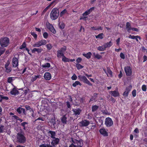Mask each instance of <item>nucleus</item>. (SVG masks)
Listing matches in <instances>:
<instances>
[{
  "mask_svg": "<svg viewBox=\"0 0 147 147\" xmlns=\"http://www.w3.org/2000/svg\"><path fill=\"white\" fill-rule=\"evenodd\" d=\"M16 137L18 142L21 144H24L26 142V139L24 136V133L22 130L17 134Z\"/></svg>",
  "mask_w": 147,
  "mask_h": 147,
  "instance_id": "f257e3e1",
  "label": "nucleus"
},
{
  "mask_svg": "<svg viewBox=\"0 0 147 147\" xmlns=\"http://www.w3.org/2000/svg\"><path fill=\"white\" fill-rule=\"evenodd\" d=\"M9 43V40L7 37H3L0 40V45L1 47L3 48L7 47Z\"/></svg>",
  "mask_w": 147,
  "mask_h": 147,
  "instance_id": "f03ea898",
  "label": "nucleus"
},
{
  "mask_svg": "<svg viewBox=\"0 0 147 147\" xmlns=\"http://www.w3.org/2000/svg\"><path fill=\"white\" fill-rule=\"evenodd\" d=\"M59 15V13H57V9L55 8H53L51 12L50 18L52 20H55L58 18Z\"/></svg>",
  "mask_w": 147,
  "mask_h": 147,
  "instance_id": "7ed1b4c3",
  "label": "nucleus"
},
{
  "mask_svg": "<svg viewBox=\"0 0 147 147\" xmlns=\"http://www.w3.org/2000/svg\"><path fill=\"white\" fill-rule=\"evenodd\" d=\"M78 80L84 83H86L90 86L92 85V84L87 79L85 76L80 75L78 76Z\"/></svg>",
  "mask_w": 147,
  "mask_h": 147,
  "instance_id": "20e7f679",
  "label": "nucleus"
},
{
  "mask_svg": "<svg viewBox=\"0 0 147 147\" xmlns=\"http://www.w3.org/2000/svg\"><path fill=\"white\" fill-rule=\"evenodd\" d=\"M47 42L46 40L42 39L36 42L33 45V47H39L42 45H46Z\"/></svg>",
  "mask_w": 147,
  "mask_h": 147,
  "instance_id": "39448f33",
  "label": "nucleus"
},
{
  "mask_svg": "<svg viewBox=\"0 0 147 147\" xmlns=\"http://www.w3.org/2000/svg\"><path fill=\"white\" fill-rule=\"evenodd\" d=\"M105 123L107 127H110L113 124V121L112 119L109 117L106 118Z\"/></svg>",
  "mask_w": 147,
  "mask_h": 147,
  "instance_id": "423d86ee",
  "label": "nucleus"
},
{
  "mask_svg": "<svg viewBox=\"0 0 147 147\" xmlns=\"http://www.w3.org/2000/svg\"><path fill=\"white\" fill-rule=\"evenodd\" d=\"M16 111L19 114H22L25 115H26V113L25 109L22 108L21 107H19L16 109Z\"/></svg>",
  "mask_w": 147,
  "mask_h": 147,
  "instance_id": "0eeeda50",
  "label": "nucleus"
},
{
  "mask_svg": "<svg viewBox=\"0 0 147 147\" xmlns=\"http://www.w3.org/2000/svg\"><path fill=\"white\" fill-rule=\"evenodd\" d=\"M124 70L126 75L127 76H130L132 74V69L129 66H127L124 67Z\"/></svg>",
  "mask_w": 147,
  "mask_h": 147,
  "instance_id": "6e6552de",
  "label": "nucleus"
},
{
  "mask_svg": "<svg viewBox=\"0 0 147 147\" xmlns=\"http://www.w3.org/2000/svg\"><path fill=\"white\" fill-rule=\"evenodd\" d=\"M132 86L131 85L127 86L123 94V96L125 97L126 98L127 97L130 91L132 89Z\"/></svg>",
  "mask_w": 147,
  "mask_h": 147,
  "instance_id": "1a4fd4ad",
  "label": "nucleus"
},
{
  "mask_svg": "<svg viewBox=\"0 0 147 147\" xmlns=\"http://www.w3.org/2000/svg\"><path fill=\"white\" fill-rule=\"evenodd\" d=\"M72 111L74 113V115L76 116L77 117H79L81 116V113L82 110L80 108H77L73 109Z\"/></svg>",
  "mask_w": 147,
  "mask_h": 147,
  "instance_id": "9d476101",
  "label": "nucleus"
},
{
  "mask_svg": "<svg viewBox=\"0 0 147 147\" xmlns=\"http://www.w3.org/2000/svg\"><path fill=\"white\" fill-rule=\"evenodd\" d=\"M12 63L13 67H18L19 65L18 59L15 57H13L12 59Z\"/></svg>",
  "mask_w": 147,
  "mask_h": 147,
  "instance_id": "9b49d317",
  "label": "nucleus"
},
{
  "mask_svg": "<svg viewBox=\"0 0 147 147\" xmlns=\"http://www.w3.org/2000/svg\"><path fill=\"white\" fill-rule=\"evenodd\" d=\"M47 28L52 32L54 34L56 33V31L52 25L49 23L47 24Z\"/></svg>",
  "mask_w": 147,
  "mask_h": 147,
  "instance_id": "f8f14e48",
  "label": "nucleus"
},
{
  "mask_svg": "<svg viewBox=\"0 0 147 147\" xmlns=\"http://www.w3.org/2000/svg\"><path fill=\"white\" fill-rule=\"evenodd\" d=\"M60 140L57 138H53L51 142V144L54 147H55V146L57 145L59 142Z\"/></svg>",
  "mask_w": 147,
  "mask_h": 147,
  "instance_id": "ddd939ff",
  "label": "nucleus"
},
{
  "mask_svg": "<svg viewBox=\"0 0 147 147\" xmlns=\"http://www.w3.org/2000/svg\"><path fill=\"white\" fill-rule=\"evenodd\" d=\"M90 123L89 121L86 120H82L80 122V123L81 124V126L82 127H86Z\"/></svg>",
  "mask_w": 147,
  "mask_h": 147,
  "instance_id": "4468645a",
  "label": "nucleus"
},
{
  "mask_svg": "<svg viewBox=\"0 0 147 147\" xmlns=\"http://www.w3.org/2000/svg\"><path fill=\"white\" fill-rule=\"evenodd\" d=\"M99 131L100 133L104 136H108V133L104 128L100 129Z\"/></svg>",
  "mask_w": 147,
  "mask_h": 147,
  "instance_id": "2eb2a0df",
  "label": "nucleus"
},
{
  "mask_svg": "<svg viewBox=\"0 0 147 147\" xmlns=\"http://www.w3.org/2000/svg\"><path fill=\"white\" fill-rule=\"evenodd\" d=\"M109 93L112 96L114 97L119 96V94L118 91H111Z\"/></svg>",
  "mask_w": 147,
  "mask_h": 147,
  "instance_id": "dca6fc26",
  "label": "nucleus"
},
{
  "mask_svg": "<svg viewBox=\"0 0 147 147\" xmlns=\"http://www.w3.org/2000/svg\"><path fill=\"white\" fill-rule=\"evenodd\" d=\"M45 79L47 80H49L51 78V74L49 72H46L45 73L44 76Z\"/></svg>",
  "mask_w": 147,
  "mask_h": 147,
  "instance_id": "f3484780",
  "label": "nucleus"
},
{
  "mask_svg": "<svg viewBox=\"0 0 147 147\" xmlns=\"http://www.w3.org/2000/svg\"><path fill=\"white\" fill-rule=\"evenodd\" d=\"M94 9V7H93L90 8L89 9H88L86 11H85L83 14V16H87Z\"/></svg>",
  "mask_w": 147,
  "mask_h": 147,
  "instance_id": "a211bd4d",
  "label": "nucleus"
},
{
  "mask_svg": "<svg viewBox=\"0 0 147 147\" xmlns=\"http://www.w3.org/2000/svg\"><path fill=\"white\" fill-rule=\"evenodd\" d=\"M57 0H54V1H53L49 5H48L47 7L42 12V15H43L48 10V9H49V7L52 5L53 4V3H55L56 1H57Z\"/></svg>",
  "mask_w": 147,
  "mask_h": 147,
  "instance_id": "6ab92c4d",
  "label": "nucleus"
},
{
  "mask_svg": "<svg viewBox=\"0 0 147 147\" xmlns=\"http://www.w3.org/2000/svg\"><path fill=\"white\" fill-rule=\"evenodd\" d=\"M10 93L11 95H16L19 94V92L15 87L10 91Z\"/></svg>",
  "mask_w": 147,
  "mask_h": 147,
  "instance_id": "aec40b11",
  "label": "nucleus"
},
{
  "mask_svg": "<svg viewBox=\"0 0 147 147\" xmlns=\"http://www.w3.org/2000/svg\"><path fill=\"white\" fill-rule=\"evenodd\" d=\"M43 51V49L41 48H34L33 49L31 50L32 52V53H34L36 51L38 53H40Z\"/></svg>",
  "mask_w": 147,
  "mask_h": 147,
  "instance_id": "412c9836",
  "label": "nucleus"
},
{
  "mask_svg": "<svg viewBox=\"0 0 147 147\" xmlns=\"http://www.w3.org/2000/svg\"><path fill=\"white\" fill-rule=\"evenodd\" d=\"M48 134H49V136L52 138L55 137L56 134L55 131L52 130H49L48 132Z\"/></svg>",
  "mask_w": 147,
  "mask_h": 147,
  "instance_id": "4be33fe9",
  "label": "nucleus"
},
{
  "mask_svg": "<svg viewBox=\"0 0 147 147\" xmlns=\"http://www.w3.org/2000/svg\"><path fill=\"white\" fill-rule=\"evenodd\" d=\"M131 27L130 23L129 22H127L126 23L125 28L128 32H130V30H131Z\"/></svg>",
  "mask_w": 147,
  "mask_h": 147,
  "instance_id": "5701e85b",
  "label": "nucleus"
},
{
  "mask_svg": "<svg viewBox=\"0 0 147 147\" xmlns=\"http://www.w3.org/2000/svg\"><path fill=\"white\" fill-rule=\"evenodd\" d=\"M67 118L66 117V115H64L61 118V122L64 124H66L67 123Z\"/></svg>",
  "mask_w": 147,
  "mask_h": 147,
  "instance_id": "b1692460",
  "label": "nucleus"
},
{
  "mask_svg": "<svg viewBox=\"0 0 147 147\" xmlns=\"http://www.w3.org/2000/svg\"><path fill=\"white\" fill-rule=\"evenodd\" d=\"M82 55L87 59H89L91 58V56L92 55V53L89 52L86 54L84 53L82 54Z\"/></svg>",
  "mask_w": 147,
  "mask_h": 147,
  "instance_id": "393cba45",
  "label": "nucleus"
},
{
  "mask_svg": "<svg viewBox=\"0 0 147 147\" xmlns=\"http://www.w3.org/2000/svg\"><path fill=\"white\" fill-rule=\"evenodd\" d=\"M113 45L112 42L110 41L109 42H108L105 43L104 45V46H105V49L107 48H109L111 47Z\"/></svg>",
  "mask_w": 147,
  "mask_h": 147,
  "instance_id": "a878e982",
  "label": "nucleus"
},
{
  "mask_svg": "<svg viewBox=\"0 0 147 147\" xmlns=\"http://www.w3.org/2000/svg\"><path fill=\"white\" fill-rule=\"evenodd\" d=\"M94 57L95 58L97 59H101L102 58V56L99 54L98 53H96L95 52L93 53Z\"/></svg>",
  "mask_w": 147,
  "mask_h": 147,
  "instance_id": "bb28decb",
  "label": "nucleus"
},
{
  "mask_svg": "<svg viewBox=\"0 0 147 147\" xmlns=\"http://www.w3.org/2000/svg\"><path fill=\"white\" fill-rule=\"evenodd\" d=\"M104 34L103 33H101L95 36V37L96 38H99L102 39L103 38Z\"/></svg>",
  "mask_w": 147,
  "mask_h": 147,
  "instance_id": "cd10ccee",
  "label": "nucleus"
},
{
  "mask_svg": "<svg viewBox=\"0 0 147 147\" xmlns=\"http://www.w3.org/2000/svg\"><path fill=\"white\" fill-rule=\"evenodd\" d=\"M8 98V97L7 96H3V95H0V102H1L3 100H7Z\"/></svg>",
  "mask_w": 147,
  "mask_h": 147,
  "instance_id": "c85d7f7f",
  "label": "nucleus"
},
{
  "mask_svg": "<svg viewBox=\"0 0 147 147\" xmlns=\"http://www.w3.org/2000/svg\"><path fill=\"white\" fill-rule=\"evenodd\" d=\"M98 106L96 105L92 106V111L94 112L96 111L98 109Z\"/></svg>",
  "mask_w": 147,
  "mask_h": 147,
  "instance_id": "c756f323",
  "label": "nucleus"
},
{
  "mask_svg": "<svg viewBox=\"0 0 147 147\" xmlns=\"http://www.w3.org/2000/svg\"><path fill=\"white\" fill-rule=\"evenodd\" d=\"M66 46H64L63 47L61 48L60 50H58L57 51L61 53H64L65 52L66 50Z\"/></svg>",
  "mask_w": 147,
  "mask_h": 147,
  "instance_id": "7c9ffc66",
  "label": "nucleus"
},
{
  "mask_svg": "<svg viewBox=\"0 0 147 147\" xmlns=\"http://www.w3.org/2000/svg\"><path fill=\"white\" fill-rule=\"evenodd\" d=\"M57 56L58 58H61L62 56L63 57L64 56V53H61L58 51H57Z\"/></svg>",
  "mask_w": 147,
  "mask_h": 147,
  "instance_id": "2f4dec72",
  "label": "nucleus"
},
{
  "mask_svg": "<svg viewBox=\"0 0 147 147\" xmlns=\"http://www.w3.org/2000/svg\"><path fill=\"white\" fill-rule=\"evenodd\" d=\"M78 85L81 86L82 85V84L79 81H76L72 84V86L74 87H76Z\"/></svg>",
  "mask_w": 147,
  "mask_h": 147,
  "instance_id": "473e14b6",
  "label": "nucleus"
},
{
  "mask_svg": "<svg viewBox=\"0 0 147 147\" xmlns=\"http://www.w3.org/2000/svg\"><path fill=\"white\" fill-rule=\"evenodd\" d=\"M97 50L99 51H103L106 50V49L104 46V47L100 46L97 48Z\"/></svg>",
  "mask_w": 147,
  "mask_h": 147,
  "instance_id": "72a5a7b5",
  "label": "nucleus"
},
{
  "mask_svg": "<svg viewBox=\"0 0 147 147\" xmlns=\"http://www.w3.org/2000/svg\"><path fill=\"white\" fill-rule=\"evenodd\" d=\"M67 13H68L67 10L66 9H65L61 12L60 13V16L62 17L65 14Z\"/></svg>",
  "mask_w": 147,
  "mask_h": 147,
  "instance_id": "f704fd0d",
  "label": "nucleus"
},
{
  "mask_svg": "<svg viewBox=\"0 0 147 147\" xmlns=\"http://www.w3.org/2000/svg\"><path fill=\"white\" fill-rule=\"evenodd\" d=\"M59 28L61 29H63L65 28V24L63 22L59 23Z\"/></svg>",
  "mask_w": 147,
  "mask_h": 147,
  "instance_id": "c9c22d12",
  "label": "nucleus"
},
{
  "mask_svg": "<svg viewBox=\"0 0 147 147\" xmlns=\"http://www.w3.org/2000/svg\"><path fill=\"white\" fill-rule=\"evenodd\" d=\"M5 51V49L0 47V56L3 54Z\"/></svg>",
  "mask_w": 147,
  "mask_h": 147,
  "instance_id": "e433bc0d",
  "label": "nucleus"
},
{
  "mask_svg": "<svg viewBox=\"0 0 147 147\" xmlns=\"http://www.w3.org/2000/svg\"><path fill=\"white\" fill-rule=\"evenodd\" d=\"M69 59L67 58L64 55L63 57H62V60L65 62H69Z\"/></svg>",
  "mask_w": 147,
  "mask_h": 147,
  "instance_id": "4c0bfd02",
  "label": "nucleus"
},
{
  "mask_svg": "<svg viewBox=\"0 0 147 147\" xmlns=\"http://www.w3.org/2000/svg\"><path fill=\"white\" fill-rule=\"evenodd\" d=\"M28 124V123L26 122H24L22 123L21 125L23 127V129L24 130H25L26 129V127H25V125L27 124Z\"/></svg>",
  "mask_w": 147,
  "mask_h": 147,
  "instance_id": "58836bf2",
  "label": "nucleus"
},
{
  "mask_svg": "<svg viewBox=\"0 0 147 147\" xmlns=\"http://www.w3.org/2000/svg\"><path fill=\"white\" fill-rule=\"evenodd\" d=\"M76 66L78 69H80L84 67V66L81 65L80 64L77 63L76 64Z\"/></svg>",
  "mask_w": 147,
  "mask_h": 147,
  "instance_id": "ea45409f",
  "label": "nucleus"
},
{
  "mask_svg": "<svg viewBox=\"0 0 147 147\" xmlns=\"http://www.w3.org/2000/svg\"><path fill=\"white\" fill-rule=\"evenodd\" d=\"M51 66L50 64L49 63H47L44 65H42V67L43 68L47 67L49 68Z\"/></svg>",
  "mask_w": 147,
  "mask_h": 147,
  "instance_id": "a19ab883",
  "label": "nucleus"
},
{
  "mask_svg": "<svg viewBox=\"0 0 147 147\" xmlns=\"http://www.w3.org/2000/svg\"><path fill=\"white\" fill-rule=\"evenodd\" d=\"M4 126L2 125H0V133H3L4 132Z\"/></svg>",
  "mask_w": 147,
  "mask_h": 147,
  "instance_id": "79ce46f5",
  "label": "nucleus"
},
{
  "mask_svg": "<svg viewBox=\"0 0 147 147\" xmlns=\"http://www.w3.org/2000/svg\"><path fill=\"white\" fill-rule=\"evenodd\" d=\"M50 123H51L52 125L53 126H55V125L56 123L55 120L54 119H52L50 121Z\"/></svg>",
  "mask_w": 147,
  "mask_h": 147,
  "instance_id": "37998d69",
  "label": "nucleus"
},
{
  "mask_svg": "<svg viewBox=\"0 0 147 147\" xmlns=\"http://www.w3.org/2000/svg\"><path fill=\"white\" fill-rule=\"evenodd\" d=\"M46 46L47 47L48 50L49 51L50 50L52 47V45L50 44H47L46 45Z\"/></svg>",
  "mask_w": 147,
  "mask_h": 147,
  "instance_id": "c03bdc74",
  "label": "nucleus"
},
{
  "mask_svg": "<svg viewBox=\"0 0 147 147\" xmlns=\"http://www.w3.org/2000/svg\"><path fill=\"white\" fill-rule=\"evenodd\" d=\"M26 46V44L25 42H24L22 43V45L20 46V49H23L25 48Z\"/></svg>",
  "mask_w": 147,
  "mask_h": 147,
  "instance_id": "a18cd8bd",
  "label": "nucleus"
},
{
  "mask_svg": "<svg viewBox=\"0 0 147 147\" xmlns=\"http://www.w3.org/2000/svg\"><path fill=\"white\" fill-rule=\"evenodd\" d=\"M31 34L34 37V39L36 40L37 37V35L34 32H31Z\"/></svg>",
  "mask_w": 147,
  "mask_h": 147,
  "instance_id": "49530a36",
  "label": "nucleus"
},
{
  "mask_svg": "<svg viewBox=\"0 0 147 147\" xmlns=\"http://www.w3.org/2000/svg\"><path fill=\"white\" fill-rule=\"evenodd\" d=\"M142 90L144 92H145L146 90V86L145 85H143L142 87Z\"/></svg>",
  "mask_w": 147,
  "mask_h": 147,
  "instance_id": "de8ad7c7",
  "label": "nucleus"
},
{
  "mask_svg": "<svg viewBox=\"0 0 147 147\" xmlns=\"http://www.w3.org/2000/svg\"><path fill=\"white\" fill-rule=\"evenodd\" d=\"M13 78L12 77H9L7 79V82L10 83H11L13 80Z\"/></svg>",
  "mask_w": 147,
  "mask_h": 147,
  "instance_id": "09e8293b",
  "label": "nucleus"
},
{
  "mask_svg": "<svg viewBox=\"0 0 147 147\" xmlns=\"http://www.w3.org/2000/svg\"><path fill=\"white\" fill-rule=\"evenodd\" d=\"M71 78L72 80H76L77 77L75 74H74L71 77Z\"/></svg>",
  "mask_w": 147,
  "mask_h": 147,
  "instance_id": "8fccbe9b",
  "label": "nucleus"
},
{
  "mask_svg": "<svg viewBox=\"0 0 147 147\" xmlns=\"http://www.w3.org/2000/svg\"><path fill=\"white\" fill-rule=\"evenodd\" d=\"M136 90L135 89L132 92V96L133 97H135L136 96Z\"/></svg>",
  "mask_w": 147,
  "mask_h": 147,
  "instance_id": "3c124183",
  "label": "nucleus"
},
{
  "mask_svg": "<svg viewBox=\"0 0 147 147\" xmlns=\"http://www.w3.org/2000/svg\"><path fill=\"white\" fill-rule=\"evenodd\" d=\"M6 69L5 71L7 73H10L11 71V68L10 67H8L5 68Z\"/></svg>",
  "mask_w": 147,
  "mask_h": 147,
  "instance_id": "603ef678",
  "label": "nucleus"
},
{
  "mask_svg": "<svg viewBox=\"0 0 147 147\" xmlns=\"http://www.w3.org/2000/svg\"><path fill=\"white\" fill-rule=\"evenodd\" d=\"M43 35L44 38L47 39L48 38V34L47 32H45L43 33Z\"/></svg>",
  "mask_w": 147,
  "mask_h": 147,
  "instance_id": "864d4df0",
  "label": "nucleus"
},
{
  "mask_svg": "<svg viewBox=\"0 0 147 147\" xmlns=\"http://www.w3.org/2000/svg\"><path fill=\"white\" fill-rule=\"evenodd\" d=\"M107 72L111 76H112V72L109 68H107Z\"/></svg>",
  "mask_w": 147,
  "mask_h": 147,
  "instance_id": "5fc2aeb1",
  "label": "nucleus"
},
{
  "mask_svg": "<svg viewBox=\"0 0 147 147\" xmlns=\"http://www.w3.org/2000/svg\"><path fill=\"white\" fill-rule=\"evenodd\" d=\"M85 97H82L80 98V99L79 101L81 103H83L85 100Z\"/></svg>",
  "mask_w": 147,
  "mask_h": 147,
  "instance_id": "6e6d98bb",
  "label": "nucleus"
},
{
  "mask_svg": "<svg viewBox=\"0 0 147 147\" xmlns=\"http://www.w3.org/2000/svg\"><path fill=\"white\" fill-rule=\"evenodd\" d=\"M136 37H137V36H135L134 35H130L128 37L129 38H131L132 39H135L136 38Z\"/></svg>",
  "mask_w": 147,
  "mask_h": 147,
  "instance_id": "4d7b16f0",
  "label": "nucleus"
},
{
  "mask_svg": "<svg viewBox=\"0 0 147 147\" xmlns=\"http://www.w3.org/2000/svg\"><path fill=\"white\" fill-rule=\"evenodd\" d=\"M120 56L121 58L123 59H125V55L124 54H123L122 53H120Z\"/></svg>",
  "mask_w": 147,
  "mask_h": 147,
  "instance_id": "13d9d810",
  "label": "nucleus"
},
{
  "mask_svg": "<svg viewBox=\"0 0 147 147\" xmlns=\"http://www.w3.org/2000/svg\"><path fill=\"white\" fill-rule=\"evenodd\" d=\"M82 61V59L80 57H78L76 60V61L78 63H80Z\"/></svg>",
  "mask_w": 147,
  "mask_h": 147,
  "instance_id": "bf43d9fd",
  "label": "nucleus"
},
{
  "mask_svg": "<svg viewBox=\"0 0 147 147\" xmlns=\"http://www.w3.org/2000/svg\"><path fill=\"white\" fill-rule=\"evenodd\" d=\"M69 147H82V146L81 145L78 146H76L74 145L73 144H71L69 146Z\"/></svg>",
  "mask_w": 147,
  "mask_h": 147,
  "instance_id": "052dcab7",
  "label": "nucleus"
},
{
  "mask_svg": "<svg viewBox=\"0 0 147 147\" xmlns=\"http://www.w3.org/2000/svg\"><path fill=\"white\" fill-rule=\"evenodd\" d=\"M96 100V99L95 98H94L93 97V96H92L90 99L89 102L90 103L91 101H95V100Z\"/></svg>",
  "mask_w": 147,
  "mask_h": 147,
  "instance_id": "680f3d73",
  "label": "nucleus"
},
{
  "mask_svg": "<svg viewBox=\"0 0 147 147\" xmlns=\"http://www.w3.org/2000/svg\"><path fill=\"white\" fill-rule=\"evenodd\" d=\"M72 142L74 144H75L76 143L78 144L79 143H80V141L77 140H75V141H74L73 139H72Z\"/></svg>",
  "mask_w": 147,
  "mask_h": 147,
  "instance_id": "e2e57ef3",
  "label": "nucleus"
},
{
  "mask_svg": "<svg viewBox=\"0 0 147 147\" xmlns=\"http://www.w3.org/2000/svg\"><path fill=\"white\" fill-rule=\"evenodd\" d=\"M120 38H119L116 40V44L118 46H119L120 41Z\"/></svg>",
  "mask_w": 147,
  "mask_h": 147,
  "instance_id": "0e129e2a",
  "label": "nucleus"
},
{
  "mask_svg": "<svg viewBox=\"0 0 147 147\" xmlns=\"http://www.w3.org/2000/svg\"><path fill=\"white\" fill-rule=\"evenodd\" d=\"M134 132L136 134H138L139 133V131L138 128H136L134 130Z\"/></svg>",
  "mask_w": 147,
  "mask_h": 147,
  "instance_id": "69168bd1",
  "label": "nucleus"
},
{
  "mask_svg": "<svg viewBox=\"0 0 147 147\" xmlns=\"http://www.w3.org/2000/svg\"><path fill=\"white\" fill-rule=\"evenodd\" d=\"M131 30H132L133 31H136L137 32H138V31H139V30L138 29L136 28H132L131 27Z\"/></svg>",
  "mask_w": 147,
  "mask_h": 147,
  "instance_id": "338daca9",
  "label": "nucleus"
},
{
  "mask_svg": "<svg viewBox=\"0 0 147 147\" xmlns=\"http://www.w3.org/2000/svg\"><path fill=\"white\" fill-rule=\"evenodd\" d=\"M90 29V30H97V27H96L94 26L91 27Z\"/></svg>",
  "mask_w": 147,
  "mask_h": 147,
  "instance_id": "774afa93",
  "label": "nucleus"
}]
</instances>
